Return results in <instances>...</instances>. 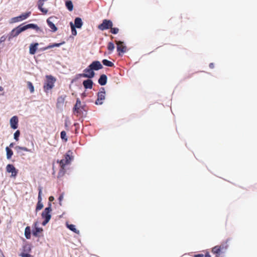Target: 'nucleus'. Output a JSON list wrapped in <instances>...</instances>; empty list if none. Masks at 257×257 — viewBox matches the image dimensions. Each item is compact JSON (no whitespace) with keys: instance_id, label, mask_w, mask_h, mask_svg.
<instances>
[{"instance_id":"ea45409f","label":"nucleus","mask_w":257,"mask_h":257,"mask_svg":"<svg viewBox=\"0 0 257 257\" xmlns=\"http://www.w3.org/2000/svg\"><path fill=\"white\" fill-rule=\"evenodd\" d=\"M7 39V37L5 35L2 36L0 38V44L3 42H5Z\"/></svg>"},{"instance_id":"ddd939ff","label":"nucleus","mask_w":257,"mask_h":257,"mask_svg":"<svg viewBox=\"0 0 257 257\" xmlns=\"http://www.w3.org/2000/svg\"><path fill=\"white\" fill-rule=\"evenodd\" d=\"M93 70H98L102 68V65L98 61H93L90 65Z\"/></svg>"},{"instance_id":"6e6552de","label":"nucleus","mask_w":257,"mask_h":257,"mask_svg":"<svg viewBox=\"0 0 257 257\" xmlns=\"http://www.w3.org/2000/svg\"><path fill=\"white\" fill-rule=\"evenodd\" d=\"M84 73L80 74L83 77L91 78L94 76V72L92 69L89 66L87 68L84 70Z\"/></svg>"},{"instance_id":"473e14b6","label":"nucleus","mask_w":257,"mask_h":257,"mask_svg":"<svg viewBox=\"0 0 257 257\" xmlns=\"http://www.w3.org/2000/svg\"><path fill=\"white\" fill-rule=\"evenodd\" d=\"M71 29V32L72 35L73 36H76L77 35V31L76 30V28L75 27V26H73V24L72 22H71L70 23Z\"/></svg>"},{"instance_id":"7c9ffc66","label":"nucleus","mask_w":257,"mask_h":257,"mask_svg":"<svg viewBox=\"0 0 257 257\" xmlns=\"http://www.w3.org/2000/svg\"><path fill=\"white\" fill-rule=\"evenodd\" d=\"M15 149L17 151L18 153L20 152L21 151H23L25 152H30V150H29L26 147H20L19 146H16L15 147Z\"/></svg>"},{"instance_id":"a19ab883","label":"nucleus","mask_w":257,"mask_h":257,"mask_svg":"<svg viewBox=\"0 0 257 257\" xmlns=\"http://www.w3.org/2000/svg\"><path fill=\"white\" fill-rule=\"evenodd\" d=\"M58 199H59V201L60 205H62V200L63 199V194L60 195L59 197V198H58Z\"/></svg>"},{"instance_id":"c756f323","label":"nucleus","mask_w":257,"mask_h":257,"mask_svg":"<svg viewBox=\"0 0 257 257\" xmlns=\"http://www.w3.org/2000/svg\"><path fill=\"white\" fill-rule=\"evenodd\" d=\"M102 63L104 65L108 66V67H111L114 66V64L112 62H111L107 59H103L102 61Z\"/></svg>"},{"instance_id":"2f4dec72","label":"nucleus","mask_w":257,"mask_h":257,"mask_svg":"<svg viewBox=\"0 0 257 257\" xmlns=\"http://www.w3.org/2000/svg\"><path fill=\"white\" fill-rule=\"evenodd\" d=\"M114 45L112 42H110L107 44V49L109 53H111L114 49Z\"/></svg>"},{"instance_id":"de8ad7c7","label":"nucleus","mask_w":257,"mask_h":257,"mask_svg":"<svg viewBox=\"0 0 257 257\" xmlns=\"http://www.w3.org/2000/svg\"><path fill=\"white\" fill-rule=\"evenodd\" d=\"M67 140V138H65V142H66Z\"/></svg>"},{"instance_id":"20e7f679","label":"nucleus","mask_w":257,"mask_h":257,"mask_svg":"<svg viewBox=\"0 0 257 257\" xmlns=\"http://www.w3.org/2000/svg\"><path fill=\"white\" fill-rule=\"evenodd\" d=\"M227 248V245L222 244L216 245L212 249V252L215 254V257H222L221 255L223 253Z\"/></svg>"},{"instance_id":"c85d7f7f","label":"nucleus","mask_w":257,"mask_h":257,"mask_svg":"<svg viewBox=\"0 0 257 257\" xmlns=\"http://www.w3.org/2000/svg\"><path fill=\"white\" fill-rule=\"evenodd\" d=\"M31 12H29L26 13L22 14L20 16H19V18L20 19V21L24 20L28 18L31 15Z\"/></svg>"},{"instance_id":"a878e982","label":"nucleus","mask_w":257,"mask_h":257,"mask_svg":"<svg viewBox=\"0 0 257 257\" xmlns=\"http://www.w3.org/2000/svg\"><path fill=\"white\" fill-rule=\"evenodd\" d=\"M6 151L7 152V158L8 159H11L12 156L13 155V151L8 147L6 148Z\"/></svg>"},{"instance_id":"37998d69","label":"nucleus","mask_w":257,"mask_h":257,"mask_svg":"<svg viewBox=\"0 0 257 257\" xmlns=\"http://www.w3.org/2000/svg\"><path fill=\"white\" fill-rule=\"evenodd\" d=\"M54 200V198L53 196H50L49 198V202H52L53 201V200ZM49 203H51V202H49Z\"/></svg>"},{"instance_id":"412c9836","label":"nucleus","mask_w":257,"mask_h":257,"mask_svg":"<svg viewBox=\"0 0 257 257\" xmlns=\"http://www.w3.org/2000/svg\"><path fill=\"white\" fill-rule=\"evenodd\" d=\"M63 44V43L51 44L49 45L47 47H43V48H41V50L45 51V50H48L49 49H51V48H54V47H59V46H60V45H61Z\"/></svg>"},{"instance_id":"c9c22d12","label":"nucleus","mask_w":257,"mask_h":257,"mask_svg":"<svg viewBox=\"0 0 257 257\" xmlns=\"http://www.w3.org/2000/svg\"><path fill=\"white\" fill-rule=\"evenodd\" d=\"M110 32L113 34H116L119 32V29L117 28H110Z\"/></svg>"},{"instance_id":"7ed1b4c3","label":"nucleus","mask_w":257,"mask_h":257,"mask_svg":"<svg viewBox=\"0 0 257 257\" xmlns=\"http://www.w3.org/2000/svg\"><path fill=\"white\" fill-rule=\"evenodd\" d=\"M48 207H46L42 213V217L44 219V220L42 222L43 225H45L49 221L51 218L50 212L52 211L51 209V203H49Z\"/></svg>"},{"instance_id":"f257e3e1","label":"nucleus","mask_w":257,"mask_h":257,"mask_svg":"<svg viewBox=\"0 0 257 257\" xmlns=\"http://www.w3.org/2000/svg\"><path fill=\"white\" fill-rule=\"evenodd\" d=\"M30 28L37 30L39 28L37 25L34 24H29L23 27H22V25H20L12 30L10 33V38L16 37L18 36L21 32Z\"/></svg>"},{"instance_id":"a18cd8bd","label":"nucleus","mask_w":257,"mask_h":257,"mask_svg":"<svg viewBox=\"0 0 257 257\" xmlns=\"http://www.w3.org/2000/svg\"><path fill=\"white\" fill-rule=\"evenodd\" d=\"M14 144L13 143H11V144H10L9 147H10V148H13V147H14Z\"/></svg>"},{"instance_id":"5701e85b","label":"nucleus","mask_w":257,"mask_h":257,"mask_svg":"<svg viewBox=\"0 0 257 257\" xmlns=\"http://www.w3.org/2000/svg\"><path fill=\"white\" fill-rule=\"evenodd\" d=\"M80 107H81V101L79 99H77L76 100V104L74 107V111L76 112L77 113H79Z\"/></svg>"},{"instance_id":"1a4fd4ad","label":"nucleus","mask_w":257,"mask_h":257,"mask_svg":"<svg viewBox=\"0 0 257 257\" xmlns=\"http://www.w3.org/2000/svg\"><path fill=\"white\" fill-rule=\"evenodd\" d=\"M39 190V193H38V202L37 204L36 208V211L38 212L39 210H41L43 207V204L42 202V189L41 187H39L38 188Z\"/></svg>"},{"instance_id":"f8f14e48","label":"nucleus","mask_w":257,"mask_h":257,"mask_svg":"<svg viewBox=\"0 0 257 257\" xmlns=\"http://www.w3.org/2000/svg\"><path fill=\"white\" fill-rule=\"evenodd\" d=\"M74 160L73 152L68 151L65 155V165L69 164L70 162Z\"/></svg>"},{"instance_id":"393cba45","label":"nucleus","mask_w":257,"mask_h":257,"mask_svg":"<svg viewBox=\"0 0 257 257\" xmlns=\"http://www.w3.org/2000/svg\"><path fill=\"white\" fill-rule=\"evenodd\" d=\"M66 226L70 230L72 231L76 234H79V231L76 228L74 225L66 223Z\"/></svg>"},{"instance_id":"4468645a","label":"nucleus","mask_w":257,"mask_h":257,"mask_svg":"<svg viewBox=\"0 0 257 257\" xmlns=\"http://www.w3.org/2000/svg\"><path fill=\"white\" fill-rule=\"evenodd\" d=\"M37 225V222H35L34 223L35 229H33L32 231V234L34 236L39 237L40 236L39 234L43 232V229L42 228L38 227Z\"/></svg>"},{"instance_id":"bb28decb","label":"nucleus","mask_w":257,"mask_h":257,"mask_svg":"<svg viewBox=\"0 0 257 257\" xmlns=\"http://www.w3.org/2000/svg\"><path fill=\"white\" fill-rule=\"evenodd\" d=\"M65 6L67 9L70 11L71 12L73 10V5L72 2L71 1H68L65 2Z\"/></svg>"},{"instance_id":"0eeeda50","label":"nucleus","mask_w":257,"mask_h":257,"mask_svg":"<svg viewBox=\"0 0 257 257\" xmlns=\"http://www.w3.org/2000/svg\"><path fill=\"white\" fill-rule=\"evenodd\" d=\"M115 42L117 45V51L118 53L119 56L121 55L126 52V47L124 45L123 42L120 41H115Z\"/></svg>"},{"instance_id":"e433bc0d","label":"nucleus","mask_w":257,"mask_h":257,"mask_svg":"<svg viewBox=\"0 0 257 257\" xmlns=\"http://www.w3.org/2000/svg\"><path fill=\"white\" fill-rule=\"evenodd\" d=\"M20 132L19 130H17L14 134V139L15 140H16L17 141H18L19 140V137L20 136Z\"/></svg>"},{"instance_id":"f704fd0d","label":"nucleus","mask_w":257,"mask_h":257,"mask_svg":"<svg viewBox=\"0 0 257 257\" xmlns=\"http://www.w3.org/2000/svg\"><path fill=\"white\" fill-rule=\"evenodd\" d=\"M27 85H28V88H29V89L30 90V92L31 93L34 92V86H33V84L31 82L28 81L27 82Z\"/></svg>"},{"instance_id":"79ce46f5","label":"nucleus","mask_w":257,"mask_h":257,"mask_svg":"<svg viewBox=\"0 0 257 257\" xmlns=\"http://www.w3.org/2000/svg\"><path fill=\"white\" fill-rule=\"evenodd\" d=\"M61 138L62 140L64 139V131L61 132Z\"/></svg>"},{"instance_id":"dca6fc26","label":"nucleus","mask_w":257,"mask_h":257,"mask_svg":"<svg viewBox=\"0 0 257 257\" xmlns=\"http://www.w3.org/2000/svg\"><path fill=\"white\" fill-rule=\"evenodd\" d=\"M46 1V0H39L38 2V8L44 14H46L48 13V10L43 7L44 2Z\"/></svg>"},{"instance_id":"9d476101","label":"nucleus","mask_w":257,"mask_h":257,"mask_svg":"<svg viewBox=\"0 0 257 257\" xmlns=\"http://www.w3.org/2000/svg\"><path fill=\"white\" fill-rule=\"evenodd\" d=\"M6 171L8 173H11V177L15 178L18 174V170L13 165L8 164L6 167Z\"/></svg>"},{"instance_id":"f3484780","label":"nucleus","mask_w":257,"mask_h":257,"mask_svg":"<svg viewBox=\"0 0 257 257\" xmlns=\"http://www.w3.org/2000/svg\"><path fill=\"white\" fill-rule=\"evenodd\" d=\"M39 44L38 43H32L29 47V53L31 55H34L36 53L38 49Z\"/></svg>"},{"instance_id":"423d86ee","label":"nucleus","mask_w":257,"mask_h":257,"mask_svg":"<svg viewBox=\"0 0 257 257\" xmlns=\"http://www.w3.org/2000/svg\"><path fill=\"white\" fill-rule=\"evenodd\" d=\"M113 26V23L111 20L104 19L101 24L98 26V29L101 31L109 29Z\"/></svg>"},{"instance_id":"c03bdc74","label":"nucleus","mask_w":257,"mask_h":257,"mask_svg":"<svg viewBox=\"0 0 257 257\" xmlns=\"http://www.w3.org/2000/svg\"><path fill=\"white\" fill-rule=\"evenodd\" d=\"M209 67L211 69H213L214 67V65L213 63H211L209 64Z\"/></svg>"},{"instance_id":"58836bf2","label":"nucleus","mask_w":257,"mask_h":257,"mask_svg":"<svg viewBox=\"0 0 257 257\" xmlns=\"http://www.w3.org/2000/svg\"><path fill=\"white\" fill-rule=\"evenodd\" d=\"M20 256H22V257H33V256L29 253H24V252H22L20 254Z\"/></svg>"},{"instance_id":"b1692460","label":"nucleus","mask_w":257,"mask_h":257,"mask_svg":"<svg viewBox=\"0 0 257 257\" xmlns=\"http://www.w3.org/2000/svg\"><path fill=\"white\" fill-rule=\"evenodd\" d=\"M31 227L29 226H27L25 229V236L27 239L31 238Z\"/></svg>"},{"instance_id":"39448f33","label":"nucleus","mask_w":257,"mask_h":257,"mask_svg":"<svg viewBox=\"0 0 257 257\" xmlns=\"http://www.w3.org/2000/svg\"><path fill=\"white\" fill-rule=\"evenodd\" d=\"M105 98V91L103 87H101L99 92L97 93V98L95 100V104L101 105L103 103V100Z\"/></svg>"},{"instance_id":"f03ea898","label":"nucleus","mask_w":257,"mask_h":257,"mask_svg":"<svg viewBox=\"0 0 257 257\" xmlns=\"http://www.w3.org/2000/svg\"><path fill=\"white\" fill-rule=\"evenodd\" d=\"M56 81V79L52 75H46V80L44 83L43 89L46 93L51 90L54 86Z\"/></svg>"},{"instance_id":"a211bd4d","label":"nucleus","mask_w":257,"mask_h":257,"mask_svg":"<svg viewBox=\"0 0 257 257\" xmlns=\"http://www.w3.org/2000/svg\"><path fill=\"white\" fill-rule=\"evenodd\" d=\"M83 85L85 89H91L93 86V81L91 79H87L83 82Z\"/></svg>"},{"instance_id":"cd10ccee","label":"nucleus","mask_w":257,"mask_h":257,"mask_svg":"<svg viewBox=\"0 0 257 257\" xmlns=\"http://www.w3.org/2000/svg\"><path fill=\"white\" fill-rule=\"evenodd\" d=\"M64 102V98L62 97H60L58 98L57 106L58 108H62L63 103Z\"/></svg>"},{"instance_id":"9b49d317","label":"nucleus","mask_w":257,"mask_h":257,"mask_svg":"<svg viewBox=\"0 0 257 257\" xmlns=\"http://www.w3.org/2000/svg\"><path fill=\"white\" fill-rule=\"evenodd\" d=\"M54 19L53 17H50L47 20V23L49 28L51 29V31L56 32L57 30V27L54 24Z\"/></svg>"},{"instance_id":"4c0bfd02","label":"nucleus","mask_w":257,"mask_h":257,"mask_svg":"<svg viewBox=\"0 0 257 257\" xmlns=\"http://www.w3.org/2000/svg\"><path fill=\"white\" fill-rule=\"evenodd\" d=\"M20 19L19 18V16L13 18L11 19V23H12L18 22H20Z\"/></svg>"},{"instance_id":"49530a36","label":"nucleus","mask_w":257,"mask_h":257,"mask_svg":"<svg viewBox=\"0 0 257 257\" xmlns=\"http://www.w3.org/2000/svg\"><path fill=\"white\" fill-rule=\"evenodd\" d=\"M3 90H4L3 87L2 86H0V91H3Z\"/></svg>"},{"instance_id":"72a5a7b5","label":"nucleus","mask_w":257,"mask_h":257,"mask_svg":"<svg viewBox=\"0 0 257 257\" xmlns=\"http://www.w3.org/2000/svg\"><path fill=\"white\" fill-rule=\"evenodd\" d=\"M194 257H211V255L208 252H206L205 254L201 253L194 254Z\"/></svg>"},{"instance_id":"4be33fe9","label":"nucleus","mask_w":257,"mask_h":257,"mask_svg":"<svg viewBox=\"0 0 257 257\" xmlns=\"http://www.w3.org/2000/svg\"><path fill=\"white\" fill-rule=\"evenodd\" d=\"M60 165L61 166V170H60V172L58 175V178H60L63 176L64 175V171L63 170L64 169V164L63 163V160H61L60 162Z\"/></svg>"},{"instance_id":"2eb2a0df","label":"nucleus","mask_w":257,"mask_h":257,"mask_svg":"<svg viewBox=\"0 0 257 257\" xmlns=\"http://www.w3.org/2000/svg\"><path fill=\"white\" fill-rule=\"evenodd\" d=\"M18 118L17 116H13L10 119L11 127L13 129H16L18 127Z\"/></svg>"},{"instance_id":"6ab92c4d","label":"nucleus","mask_w":257,"mask_h":257,"mask_svg":"<svg viewBox=\"0 0 257 257\" xmlns=\"http://www.w3.org/2000/svg\"><path fill=\"white\" fill-rule=\"evenodd\" d=\"M107 76L105 74H102L100 75L98 79V83L101 85H104L107 82Z\"/></svg>"},{"instance_id":"aec40b11","label":"nucleus","mask_w":257,"mask_h":257,"mask_svg":"<svg viewBox=\"0 0 257 257\" xmlns=\"http://www.w3.org/2000/svg\"><path fill=\"white\" fill-rule=\"evenodd\" d=\"M83 22L81 19L79 17L76 18L74 20V24H73V26H75V28L80 29L81 28Z\"/></svg>"}]
</instances>
